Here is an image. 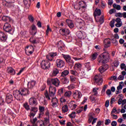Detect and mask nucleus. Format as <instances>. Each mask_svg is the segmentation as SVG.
Returning <instances> with one entry per match:
<instances>
[{
    "label": "nucleus",
    "instance_id": "nucleus-1",
    "mask_svg": "<svg viewBox=\"0 0 126 126\" xmlns=\"http://www.w3.org/2000/svg\"><path fill=\"white\" fill-rule=\"evenodd\" d=\"M110 59L109 52H104L98 56L97 61L99 63H109Z\"/></svg>",
    "mask_w": 126,
    "mask_h": 126
},
{
    "label": "nucleus",
    "instance_id": "nucleus-2",
    "mask_svg": "<svg viewBox=\"0 0 126 126\" xmlns=\"http://www.w3.org/2000/svg\"><path fill=\"white\" fill-rule=\"evenodd\" d=\"M56 92H57V88L52 85H49V93H48V91H46L44 95L46 99L51 100V97H53L56 96Z\"/></svg>",
    "mask_w": 126,
    "mask_h": 126
},
{
    "label": "nucleus",
    "instance_id": "nucleus-3",
    "mask_svg": "<svg viewBox=\"0 0 126 126\" xmlns=\"http://www.w3.org/2000/svg\"><path fill=\"white\" fill-rule=\"evenodd\" d=\"M3 30L5 31V32H7V33L11 34V35H12L14 32L13 28L11 27V25L7 23L4 24L3 27Z\"/></svg>",
    "mask_w": 126,
    "mask_h": 126
},
{
    "label": "nucleus",
    "instance_id": "nucleus-4",
    "mask_svg": "<svg viewBox=\"0 0 126 126\" xmlns=\"http://www.w3.org/2000/svg\"><path fill=\"white\" fill-rule=\"evenodd\" d=\"M60 80L58 78L54 79H48L47 80V84L48 85H54L56 87H59L60 86Z\"/></svg>",
    "mask_w": 126,
    "mask_h": 126
},
{
    "label": "nucleus",
    "instance_id": "nucleus-5",
    "mask_svg": "<svg viewBox=\"0 0 126 126\" xmlns=\"http://www.w3.org/2000/svg\"><path fill=\"white\" fill-rule=\"evenodd\" d=\"M13 94L14 95V98L18 100V101H23L24 100L23 95H22L20 91H18L17 90H15L13 91Z\"/></svg>",
    "mask_w": 126,
    "mask_h": 126
},
{
    "label": "nucleus",
    "instance_id": "nucleus-6",
    "mask_svg": "<svg viewBox=\"0 0 126 126\" xmlns=\"http://www.w3.org/2000/svg\"><path fill=\"white\" fill-rule=\"evenodd\" d=\"M94 117L95 114L94 113H90L89 115V120L88 121V123L89 124L92 123V125H94V124H96L98 119L94 118Z\"/></svg>",
    "mask_w": 126,
    "mask_h": 126
},
{
    "label": "nucleus",
    "instance_id": "nucleus-7",
    "mask_svg": "<svg viewBox=\"0 0 126 126\" xmlns=\"http://www.w3.org/2000/svg\"><path fill=\"white\" fill-rule=\"evenodd\" d=\"M41 68L43 69H48L51 66V63L48 61L43 60L41 62Z\"/></svg>",
    "mask_w": 126,
    "mask_h": 126
},
{
    "label": "nucleus",
    "instance_id": "nucleus-8",
    "mask_svg": "<svg viewBox=\"0 0 126 126\" xmlns=\"http://www.w3.org/2000/svg\"><path fill=\"white\" fill-rule=\"evenodd\" d=\"M14 2V0L13 1H6V0H2V3L4 6H6L8 8H11L12 6L14 5L13 3Z\"/></svg>",
    "mask_w": 126,
    "mask_h": 126
},
{
    "label": "nucleus",
    "instance_id": "nucleus-9",
    "mask_svg": "<svg viewBox=\"0 0 126 126\" xmlns=\"http://www.w3.org/2000/svg\"><path fill=\"white\" fill-rule=\"evenodd\" d=\"M37 112H38V107H32L29 117H30L31 119H32V118H34V117H35V116L36 115Z\"/></svg>",
    "mask_w": 126,
    "mask_h": 126
},
{
    "label": "nucleus",
    "instance_id": "nucleus-10",
    "mask_svg": "<svg viewBox=\"0 0 126 126\" xmlns=\"http://www.w3.org/2000/svg\"><path fill=\"white\" fill-rule=\"evenodd\" d=\"M94 80L98 85H101L103 83V79L100 74L96 75L94 76Z\"/></svg>",
    "mask_w": 126,
    "mask_h": 126
},
{
    "label": "nucleus",
    "instance_id": "nucleus-11",
    "mask_svg": "<svg viewBox=\"0 0 126 126\" xmlns=\"http://www.w3.org/2000/svg\"><path fill=\"white\" fill-rule=\"evenodd\" d=\"M76 35L78 36L79 39H81V40H84V39L86 38V33L84 32H81L80 31H77Z\"/></svg>",
    "mask_w": 126,
    "mask_h": 126
},
{
    "label": "nucleus",
    "instance_id": "nucleus-12",
    "mask_svg": "<svg viewBox=\"0 0 126 126\" xmlns=\"http://www.w3.org/2000/svg\"><path fill=\"white\" fill-rule=\"evenodd\" d=\"M29 103L30 106H37L38 101L35 97H32L29 99Z\"/></svg>",
    "mask_w": 126,
    "mask_h": 126
},
{
    "label": "nucleus",
    "instance_id": "nucleus-13",
    "mask_svg": "<svg viewBox=\"0 0 126 126\" xmlns=\"http://www.w3.org/2000/svg\"><path fill=\"white\" fill-rule=\"evenodd\" d=\"M73 97L76 100H79L82 97V94L78 91H76L73 95Z\"/></svg>",
    "mask_w": 126,
    "mask_h": 126
},
{
    "label": "nucleus",
    "instance_id": "nucleus-14",
    "mask_svg": "<svg viewBox=\"0 0 126 126\" xmlns=\"http://www.w3.org/2000/svg\"><path fill=\"white\" fill-rule=\"evenodd\" d=\"M7 40V35L3 32H0V41L2 42H6Z\"/></svg>",
    "mask_w": 126,
    "mask_h": 126
},
{
    "label": "nucleus",
    "instance_id": "nucleus-15",
    "mask_svg": "<svg viewBox=\"0 0 126 126\" xmlns=\"http://www.w3.org/2000/svg\"><path fill=\"white\" fill-rule=\"evenodd\" d=\"M108 68H109V65L107 64H104L99 68L98 70L100 73H103V72H105Z\"/></svg>",
    "mask_w": 126,
    "mask_h": 126
},
{
    "label": "nucleus",
    "instance_id": "nucleus-16",
    "mask_svg": "<svg viewBox=\"0 0 126 126\" xmlns=\"http://www.w3.org/2000/svg\"><path fill=\"white\" fill-rule=\"evenodd\" d=\"M51 103H52V107L53 108H56L58 107V98H56V97H51Z\"/></svg>",
    "mask_w": 126,
    "mask_h": 126
},
{
    "label": "nucleus",
    "instance_id": "nucleus-17",
    "mask_svg": "<svg viewBox=\"0 0 126 126\" xmlns=\"http://www.w3.org/2000/svg\"><path fill=\"white\" fill-rule=\"evenodd\" d=\"M87 8V5L86 4V3L83 1H80L79 2V7L78 8V9H81V8L83 9H86Z\"/></svg>",
    "mask_w": 126,
    "mask_h": 126
},
{
    "label": "nucleus",
    "instance_id": "nucleus-18",
    "mask_svg": "<svg viewBox=\"0 0 126 126\" xmlns=\"http://www.w3.org/2000/svg\"><path fill=\"white\" fill-rule=\"evenodd\" d=\"M57 55V53H51L46 56V58L48 61H53V59H54Z\"/></svg>",
    "mask_w": 126,
    "mask_h": 126
},
{
    "label": "nucleus",
    "instance_id": "nucleus-19",
    "mask_svg": "<svg viewBox=\"0 0 126 126\" xmlns=\"http://www.w3.org/2000/svg\"><path fill=\"white\" fill-rule=\"evenodd\" d=\"M35 85H36V81L32 80L28 83V89H32Z\"/></svg>",
    "mask_w": 126,
    "mask_h": 126
},
{
    "label": "nucleus",
    "instance_id": "nucleus-20",
    "mask_svg": "<svg viewBox=\"0 0 126 126\" xmlns=\"http://www.w3.org/2000/svg\"><path fill=\"white\" fill-rule=\"evenodd\" d=\"M20 92L22 94L23 96H27L28 95H29V94H30V92L29 91V90L25 88L21 89Z\"/></svg>",
    "mask_w": 126,
    "mask_h": 126
},
{
    "label": "nucleus",
    "instance_id": "nucleus-21",
    "mask_svg": "<svg viewBox=\"0 0 126 126\" xmlns=\"http://www.w3.org/2000/svg\"><path fill=\"white\" fill-rule=\"evenodd\" d=\"M30 41L31 43H32V44H38L40 43V40L39 39V38L36 37L34 38L33 36H32L30 38Z\"/></svg>",
    "mask_w": 126,
    "mask_h": 126
},
{
    "label": "nucleus",
    "instance_id": "nucleus-22",
    "mask_svg": "<svg viewBox=\"0 0 126 126\" xmlns=\"http://www.w3.org/2000/svg\"><path fill=\"white\" fill-rule=\"evenodd\" d=\"M13 98H12V95L11 94H7L6 96V99H5V101L7 104H10L11 102L13 101Z\"/></svg>",
    "mask_w": 126,
    "mask_h": 126
},
{
    "label": "nucleus",
    "instance_id": "nucleus-23",
    "mask_svg": "<svg viewBox=\"0 0 126 126\" xmlns=\"http://www.w3.org/2000/svg\"><path fill=\"white\" fill-rule=\"evenodd\" d=\"M39 110L40 113L39 114L38 118L40 119L41 118V116H43V115H44V112H45V107L39 106Z\"/></svg>",
    "mask_w": 126,
    "mask_h": 126
},
{
    "label": "nucleus",
    "instance_id": "nucleus-24",
    "mask_svg": "<svg viewBox=\"0 0 126 126\" xmlns=\"http://www.w3.org/2000/svg\"><path fill=\"white\" fill-rule=\"evenodd\" d=\"M117 23L115 24L116 27H121L123 25V22H122V19L120 18H117L116 20Z\"/></svg>",
    "mask_w": 126,
    "mask_h": 126
},
{
    "label": "nucleus",
    "instance_id": "nucleus-25",
    "mask_svg": "<svg viewBox=\"0 0 126 126\" xmlns=\"http://www.w3.org/2000/svg\"><path fill=\"white\" fill-rule=\"evenodd\" d=\"M104 47L105 48H109L111 46V41L110 38H106L104 40Z\"/></svg>",
    "mask_w": 126,
    "mask_h": 126
},
{
    "label": "nucleus",
    "instance_id": "nucleus-26",
    "mask_svg": "<svg viewBox=\"0 0 126 126\" xmlns=\"http://www.w3.org/2000/svg\"><path fill=\"white\" fill-rule=\"evenodd\" d=\"M56 65L58 67H63V61L60 59L57 60Z\"/></svg>",
    "mask_w": 126,
    "mask_h": 126
},
{
    "label": "nucleus",
    "instance_id": "nucleus-27",
    "mask_svg": "<svg viewBox=\"0 0 126 126\" xmlns=\"http://www.w3.org/2000/svg\"><path fill=\"white\" fill-rule=\"evenodd\" d=\"M66 22L69 28L72 29L74 27V24L73 23V22H72V21L70 20H66Z\"/></svg>",
    "mask_w": 126,
    "mask_h": 126
},
{
    "label": "nucleus",
    "instance_id": "nucleus-28",
    "mask_svg": "<svg viewBox=\"0 0 126 126\" xmlns=\"http://www.w3.org/2000/svg\"><path fill=\"white\" fill-rule=\"evenodd\" d=\"M32 32H31L32 35H36V33H37V28H36V26H34V25H32Z\"/></svg>",
    "mask_w": 126,
    "mask_h": 126
},
{
    "label": "nucleus",
    "instance_id": "nucleus-29",
    "mask_svg": "<svg viewBox=\"0 0 126 126\" xmlns=\"http://www.w3.org/2000/svg\"><path fill=\"white\" fill-rule=\"evenodd\" d=\"M27 49H28V53H29L30 55H32L33 54V52L34 51V47L32 45L27 46Z\"/></svg>",
    "mask_w": 126,
    "mask_h": 126
},
{
    "label": "nucleus",
    "instance_id": "nucleus-30",
    "mask_svg": "<svg viewBox=\"0 0 126 126\" xmlns=\"http://www.w3.org/2000/svg\"><path fill=\"white\" fill-rule=\"evenodd\" d=\"M58 47L59 51L60 52H63V41H60L58 42Z\"/></svg>",
    "mask_w": 126,
    "mask_h": 126
},
{
    "label": "nucleus",
    "instance_id": "nucleus-31",
    "mask_svg": "<svg viewBox=\"0 0 126 126\" xmlns=\"http://www.w3.org/2000/svg\"><path fill=\"white\" fill-rule=\"evenodd\" d=\"M7 71L8 73H10L12 75H14V74H15V70H14L13 68L11 67H8L7 69Z\"/></svg>",
    "mask_w": 126,
    "mask_h": 126
},
{
    "label": "nucleus",
    "instance_id": "nucleus-32",
    "mask_svg": "<svg viewBox=\"0 0 126 126\" xmlns=\"http://www.w3.org/2000/svg\"><path fill=\"white\" fill-rule=\"evenodd\" d=\"M11 9L13 13H16L18 11V6L14 4Z\"/></svg>",
    "mask_w": 126,
    "mask_h": 126
},
{
    "label": "nucleus",
    "instance_id": "nucleus-33",
    "mask_svg": "<svg viewBox=\"0 0 126 126\" xmlns=\"http://www.w3.org/2000/svg\"><path fill=\"white\" fill-rule=\"evenodd\" d=\"M2 20L3 21H7V22H10L11 21L10 17L6 16H3L2 17Z\"/></svg>",
    "mask_w": 126,
    "mask_h": 126
},
{
    "label": "nucleus",
    "instance_id": "nucleus-34",
    "mask_svg": "<svg viewBox=\"0 0 126 126\" xmlns=\"http://www.w3.org/2000/svg\"><path fill=\"white\" fill-rule=\"evenodd\" d=\"M63 58L65 60L66 63L71 61V57L69 55H63Z\"/></svg>",
    "mask_w": 126,
    "mask_h": 126
},
{
    "label": "nucleus",
    "instance_id": "nucleus-35",
    "mask_svg": "<svg viewBox=\"0 0 126 126\" xmlns=\"http://www.w3.org/2000/svg\"><path fill=\"white\" fill-rule=\"evenodd\" d=\"M97 57H98V53L95 52L90 57L91 61H94V60H96V59H97Z\"/></svg>",
    "mask_w": 126,
    "mask_h": 126
},
{
    "label": "nucleus",
    "instance_id": "nucleus-36",
    "mask_svg": "<svg viewBox=\"0 0 126 126\" xmlns=\"http://www.w3.org/2000/svg\"><path fill=\"white\" fill-rule=\"evenodd\" d=\"M70 79L71 82H73V83H74L78 80L77 78L75 77V76H73V75L70 76Z\"/></svg>",
    "mask_w": 126,
    "mask_h": 126
},
{
    "label": "nucleus",
    "instance_id": "nucleus-37",
    "mask_svg": "<svg viewBox=\"0 0 126 126\" xmlns=\"http://www.w3.org/2000/svg\"><path fill=\"white\" fill-rule=\"evenodd\" d=\"M101 13V10L98 9H96L94 13V14H95V16H100Z\"/></svg>",
    "mask_w": 126,
    "mask_h": 126
},
{
    "label": "nucleus",
    "instance_id": "nucleus-38",
    "mask_svg": "<svg viewBox=\"0 0 126 126\" xmlns=\"http://www.w3.org/2000/svg\"><path fill=\"white\" fill-rule=\"evenodd\" d=\"M76 22H77L78 23H79L80 25H84V21H83L82 19H80V18H76L75 19Z\"/></svg>",
    "mask_w": 126,
    "mask_h": 126
},
{
    "label": "nucleus",
    "instance_id": "nucleus-39",
    "mask_svg": "<svg viewBox=\"0 0 126 126\" xmlns=\"http://www.w3.org/2000/svg\"><path fill=\"white\" fill-rule=\"evenodd\" d=\"M23 107L27 111H29V110H30V106L28 105V102H25L24 103Z\"/></svg>",
    "mask_w": 126,
    "mask_h": 126
},
{
    "label": "nucleus",
    "instance_id": "nucleus-40",
    "mask_svg": "<svg viewBox=\"0 0 126 126\" xmlns=\"http://www.w3.org/2000/svg\"><path fill=\"white\" fill-rule=\"evenodd\" d=\"M36 126H45L44 121L42 120H38L36 123Z\"/></svg>",
    "mask_w": 126,
    "mask_h": 126
},
{
    "label": "nucleus",
    "instance_id": "nucleus-41",
    "mask_svg": "<svg viewBox=\"0 0 126 126\" xmlns=\"http://www.w3.org/2000/svg\"><path fill=\"white\" fill-rule=\"evenodd\" d=\"M70 73L72 75H74V76H78V75H79V74L78 73V72H77V71L73 70H70Z\"/></svg>",
    "mask_w": 126,
    "mask_h": 126
},
{
    "label": "nucleus",
    "instance_id": "nucleus-42",
    "mask_svg": "<svg viewBox=\"0 0 126 126\" xmlns=\"http://www.w3.org/2000/svg\"><path fill=\"white\" fill-rule=\"evenodd\" d=\"M85 66L87 68L88 70H91V65H90V63H85Z\"/></svg>",
    "mask_w": 126,
    "mask_h": 126
},
{
    "label": "nucleus",
    "instance_id": "nucleus-43",
    "mask_svg": "<svg viewBox=\"0 0 126 126\" xmlns=\"http://www.w3.org/2000/svg\"><path fill=\"white\" fill-rule=\"evenodd\" d=\"M28 19L29 21L32 23H33V22H34V20H35V19L34 18L33 16H32V15H29L28 16Z\"/></svg>",
    "mask_w": 126,
    "mask_h": 126
},
{
    "label": "nucleus",
    "instance_id": "nucleus-44",
    "mask_svg": "<svg viewBox=\"0 0 126 126\" xmlns=\"http://www.w3.org/2000/svg\"><path fill=\"white\" fill-rule=\"evenodd\" d=\"M43 122H44V126H47V125H49L50 124H50V119L47 118H45L44 121Z\"/></svg>",
    "mask_w": 126,
    "mask_h": 126
},
{
    "label": "nucleus",
    "instance_id": "nucleus-45",
    "mask_svg": "<svg viewBox=\"0 0 126 126\" xmlns=\"http://www.w3.org/2000/svg\"><path fill=\"white\" fill-rule=\"evenodd\" d=\"M59 73V70L57 69V68H54L53 69V72L52 73V75L53 76H56L57 74Z\"/></svg>",
    "mask_w": 126,
    "mask_h": 126
},
{
    "label": "nucleus",
    "instance_id": "nucleus-46",
    "mask_svg": "<svg viewBox=\"0 0 126 126\" xmlns=\"http://www.w3.org/2000/svg\"><path fill=\"white\" fill-rule=\"evenodd\" d=\"M74 101H71L70 103V107H71L72 108V109L73 110L74 109H75V108H76V104H75V103H74Z\"/></svg>",
    "mask_w": 126,
    "mask_h": 126
},
{
    "label": "nucleus",
    "instance_id": "nucleus-47",
    "mask_svg": "<svg viewBox=\"0 0 126 126\" xmlns=\"http://www.w3.org/2000/svg\"><path fill=\"white\" fill-rule=\"evenodd\" d=\"M63 96L60 98V105L62 106V112H63Z\"/></svg>",
    "mask_w": 126,
    "mask_h": 126
},
{
    "label": "nucleus",
    "instance_id": "nucleus-48",
    "mask_svg": "<svg viewBox=\"0 0 126 126\" xmlns=\"http://www.w3.org/2000/svg\"><path fill=\"white\" fill-rule=\"evenodd\" d=\"M113 6L114 8H116L117 10H121V5L114 3L113 4Z\"/></svg>",
    "mask_w": 126,
    "mask_h": 126
},
{
    "label": "nucleus",
    "instance_id": "nucleus-49",
    "mask_svg": "<svg viewBox=\"0 0 126 126\" xmlns=\"http://www.w3.org/2000/svg\"><path fill=\"white\" fill-rule=\"evenodd\" d=\"M97 90H99V88H94L93 89V92L94 96H97V95L98 94V92H97Z\"/></svg>",
    "mask_w": 126,
    "mask_h": 126
},
{
    "label": "nucleus",
    "instance_id": "nucleus-50",
    "mask_svg": "<svg viewBox=\"0 0 126 126\" xmlns=\"http://www.w3.org/2000/svg\"><path fill=\"white\" fill-rule=\"evenodd\" d=\"M36 122H37V118H35L33 119L32 121H31V123L32 124V126H37V124H36Z\"/></svg>",
    "mask_w": 126,
    "mask_h": 126
},
{
    "label": "nucleus",
    "instance_id": "nucleus-51",
    "mask_svg": "<svg viewBox=\"0 0 126 126\" xmlns=\"http://www.w3.org/2000/svg\"><path fill=\"white\" fill-rule=\"evenodd\" d=\"M24 4L26 6H30V0H24Z\"/></svg>",
    "mask_w": 126,
    "mask_h": 126
},
{
    "label": "nucleus",
    "instance_id": "nucleus-52",
    "mask_svg": "<svg viewBox=\"0 0 126 126\" xmlns=\"http://www.w3.org/2000/svg\"><path fill=\"white\" fill-rule=\"evenodd\" d=\"M82 66V65H81V63H76L74 66L75 68H77V69H80Z\"/></svg>",
    "mask_w": 126,
    "mask_h": 126
},
{
    "label": "nucleus",
    "instance_id": "nucleus-53",
    "mask_svg": "<svg viewBox=\"0 0 126 126\" xmlns=\"http://www.w3.org/2000/svg\"><path fill=\"white\" fill-rule=\"evenodd\" d=\"M69 118L71 119H74L76 117L75 112H72L70 115H69Z\"/></svg>",
    "mask_w": 126,
    "mask_h": 126
},
{
    "label": "nucleus",
    "instance_id": "nucleus-54",
    "mask_svg": "<svg viewBox=\"0 0 126 126\" xmlns=\"http://www.w3.org/2000/svg\"><path fill=\"white\" fill-rule=\"evenodd\" d=\"M64 35L66 36V35L69 34V30L67 29H65L63 30Z\"/></svg>",
    "mask_w": 126,
    "mask_h": 126
},
{
    "label": "nucleus",
    "instance_id": "nucleus-55",
    "mask_svg": "<svg viewBox=\"0 0 126 126\" xmlns=\"http://www.w3.org/2000/svg\"><path fill=\"white\" fill-rule=\"evenodd\" d=\"M63 94V89L61 88V89H59L58 91V95L60 96H62Z\"/></svg>",
    "mask_w": 126,
    "mask_h": 126
},
{
    "label": "nucleus",
    "instance_id": "nucleus-56",
    "mask_svg": "<svg viewBox=\"0 0 126 126\" xmlns=\"http://www.w3.org/2000/svg\"><path fill=\"white\" fill-rule=\"evenodd\" d=\"M112 43L114 46H117L118 45V40L116 38L112 39Z\"/></svg>",
    "mask_w": 126,
    "mask_h": 126
},
{
    "label": "nucleus",
    "instance_id": "nucleus-57",
    "mask_svg": "<svg viewBox=\"0 0 126 126\" xmlns=\"http://www.w3.org/2000/svg\"><path fill=\"white\" fill-rule=\"evenodd\" d=\"M90 99L92 103H94L96 101L94 95H91L90 96Z\"/></svg>",
    "mask_w": 126,
    "mask_h": 126
},
{
    "label": "nucleus",
    "instance_id": "nucleus-58",
    "mask_svg": "<svg viewBox=\"0 0 126 126\" xmlns=\"http://www.w3.org/2000/svg\"><path fill=\"white\" fill-rule=\"evenodd\" d=\"M71 95V92L67 91L64 94L65 97H69Z\"/></svg>",
    "mask_w": 126,
    "mask_h": 126
},
{
    "label": "nucleus",
    "instance_id": "nucleus-59",
    "mask_svg": "<svg viewBox=\"0 0 126 126\" xmlns=\"http://www.w3.org/2000/svg\"><path fill=\"white\" fill-rule=\"evenodd\" d=\"M104 16H101V17L100 18L99 22L100 23V24H103L104 23Z\"/></svg>",
    "mask_w": 126,
    "mask_h": 126
},
{
    "label": "nucleus",
    "instance_id": "nucleus-60",
    "mask_svg": "<svg viewBox=\"0 0 126 126\" xmlns=\"http://www.w3.org/2000/svg\"><path fill=\"white\" fill-rule=\"evenodd\" d=\"M67 63L69 64V65L71 66V67H72V66H73L74 64V62H73L72 60H70V61Z\"/></svg>",
    "mask_w": 126,
    "mask_h": 126
},
{
    "label": "nucleus",
    "instance_id": "nucleus-61",
    "mask_svg": "<svg viewBox=\"0 0 126 126\" xmlns=\"http://www.w3.org/2000/svg\"><path fill=\"white\" fill-rule=\"evenodd\" d=\"M117 113V108H116V107H114L111 113V115H114V114H116Z\"/></svg>",
    "mask_w": 126,
    "mask_h": 126
},
{
    "label": "nucleus",
    "instance_id": "nucleus-62",
    "mask_svg": "<svg viewBox=\"0 0 126 126\" xmlns=\"http://www.w3.org/2000/svg\"><path fill=\"white\" fill-rule=\"evenodd\" d=\"M50 31H52V30L50 28V25H47V29L46 30V35L48 36L49 35V32Z\"/></svg>",
    "mask_w": 126,
    "mask_h": 126
},
{
    "label": "nucleus",
    "instance_id": "nucleus-63",
    "mask_svg": "<svg viewBox=\"0 0 126 126\" xmlns=\"http://www.w3.org/2000/svg\"><path fill=\"white\" fill-rule=\"evenodd\" d=\"M64 84H67L69 82V80L66 77L64 78Z\"/></svg>",
    "mask_w": 126,
    "mask_h": 126
},
{
    "label": "nucleus",
    "instance_id": "nucleus-64",
    "mask_svg": "<svg viewBox=\"0 0 126 126\" xmlns=\"http://www.w3.org/2000/svg\"><path fill=\"white\" fill-rule=\"evenodd\" d=\"M96 126H102V121L100 120L97 121Z\"/></svg>",
    "mask_w": 126,
    "mask_h": 126
}]
</instances>
